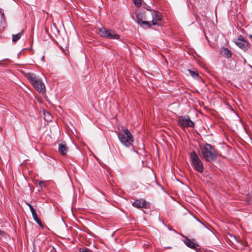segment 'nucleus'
Masks as SVG:
<instances>
[{
  "mask_svg": "<svg viewBox=\"0 0 252 252\" xmlns=\"http://www.w3.org/2000/svg\"><path fill=\"white\" fill-rule=\"evenodd\" d=\"M202 158L207 161H215L217 159V152L211 144L205 143L201 148Z\"/></svg>",
  "mask_w": 252,
  "mask_h": 252,
  "instance_id": "obj_1",
  "label": "nucleus"
},
{
  "mask_svg": "<svg viewBox=\"0 0 252 252\" xmlns=\"http://www.w3.org/2000/svg\"><path fill=\"white\" fill-rule=\"evenodd\" d=\"M26 77L31 83L33 87L40 93L45 92V86L42 80L33 73H28Z\"/></svg>",
  "mask_w": 252,
  "mask_h": 252,
  "instance_id": "obj_2",
  "label": "nucleus"
},
{
  "mask_svg": "<svg viewBox=\"0 0 252 252\" xmlns=\"http://www.w3.org/2000/svg\"><path fill=\"white\" fill-rule=\"evenodd\" d=\"M118 137L121 143L126 147L132 145L133 137L128 129H122L118 134Z\"/></svg>",
  "mask_w": 252,
  "mask_h": 252,
  "instance_id": "obj_3",
  "label": "nucleus"
},
{
  "mask_svg": "<svg viewBox=\"0 0 252 252\" xmlns=\"http://www.w3.org/2000/svg\"><path fill=\"white\" fill-rule=\"evenodd\" d=\"M98 33L102 37L107 38L110 39H118L120 37V35L112 30L106 29L104 27L99 29Z\"/></svg>",
  "mask_w": 252,
  "mask_h": 252,
  "instance_id": "obj_4",
  "label": "nucleus"
},
{
  "mask_svg": "<svg viewBox=\"0 0 252 252\" xmlns=\"http://www.w3.org/2000/svg\"><path fill=\"white\" fill-rule=\"evenodd\" d=\"M190 158L194 169L199 173L204 171L203 164L195 151L190 153Z\"/></svg>",
  "mask_w": 252,
  "mask_h": 252,
  "instance_id": "obj_5",
  "label": "nucleus"
},
{
  "mask_svg": "<svg viewBox=\"0 0 252 252\" xmlns=\"http://www.w3.org/2000/svg\"><path fill=\"white\" fill-rule=\"evenodd\" d=\"M178 124L181 127H194V126L193 122L189 119L188 116H180L178 118Z\"/></svg>",
  "mask_w": 252,
  "mask_h": 252,
  "instance_id": "obj_6",
  "label": "nucleus"
},
{
  "mask_svg": "<svg viewBox=\"0 0 252 252\" xmlns=\"http://www.w3.org/2000/svg\"><path fill=\"white\" fill-rule=\"evenodd\" d=\"M132 206L138 209L149 208L150 207V203L147 202L144 199H139L135 200L132 204Z\"/></svg>",
  "mask_w": 252,
  "mask_h": 252,
  "instance_id": "obj_7",
  "label": "nucleus"
},
{
  "mask_svg": "<svg viewBox=\"0 0 252 252\" xmlns=\"http://www.w3.org/2000/svg\"><path fill=\"white\" fill-rule=\"evenodd\" d=\"M184 242L187 246L191 249L197 250L200 248L199 245L194 239H189L188 237H185Z\"/></svg>",
  "mask_w": 252,
  "mask_h": 252,
  "instance_id": "obj_8",
  "label": "nucleus"
},
{
  "mask_svg": "<svg viewBox=\"0 0 252 252\" xmlns=\"http://www.w3.org/2000/svg\"><path fill=\"white\" fill-rule=\"evenodd\" d=\"M152 16V22L153 25H159L161 22L160 13L156 11H153L151 13Z\"/></svg>",
  "mask_w": 252,
  "mask_h": 252,
  "instance_id": "obj_9",
  "label": "nucleus"
},
{
  "mask_svg": "<svg viewBox=\"0 0 252 252\" xmlns=\"http://www.w3.org/2000/svg\"><path fill=\"white\" fill-rule=\"evenodd\" d=\"M232 239L230 240L231 242L234 245L237 246L238 244H241L242 245H247V242L242 240L241 237H231Z\"/></svg>",
  "mask_w": 252,
  "mask_h": 252,
  "instance_id": "obj_10",
  "label": "nucleus"
},
{
  "mask_svg": "<svg viewBox=\"0 0 252 252\" xmlns=\"http://www.w3.org/2000/svg\"><path fill=\"white\" fill-rule=\"evenodd\" d=\"M58 150L59 152L63 156L66 155L68 151L66 144L64 143L59 144Z\"/></svg>",
  "mask_w": 252,
  "mask_h": 252,
  "instance_id": "obj_11",
  "label": "nucleus"
},
{
  "mask_svg": "<svg viewBox=\"0 0 252 252\" xmlns=\"http://www.w3.org/2000/svg\"><path fill=\"white\" fill-rule=\"evenodd\" d=\"M236 44L242 50L246 51L248 49V43L246 40L236 41Z\"/></svg>",
  "mask_w": 252,
  "mask_h": 252,
  "instance_id": "obj_12",
  "label": "nucleus"
},
{
  "mask_svg": "<svg viewBox=\"0 0 252 252\" xmlns=\"http://www.w3.org/2000/svg\"><path fill=\"white\" fill-rule=\"evenodd\" d=\"M221 54L223 56L227 58H230L232 56V53L227 48H223L221 51Z\"/></svg>",
  "mask_w": 252,
  "mask_h": 252,
  "instance_id": "obj_13",
  "label": "nucleus"
},
{
  "mask_svg": "<svg viewBox=\"0 0 252 252\" xmlns=\"http://www.w3.org/2000/svg\"><path fill=\"white\" fill-rule=\"evenodd\" d=\"M23 32H21L19 33H18L16 34H13L12 35V41L13 42H16L18 41L21 37L22 34Z\"/></svg>",
  "mask_w": 252,
  "mask_h": 252,
  "instance_id": "obj_14",
  "label": "nucleus"
},
{
  "mask_svg": "<svg viewBox=\"0 0 252 252\" xmlns=\"http://www.w3.org/2000/svg\"><path fill=\"white\" fill-rule=\"evenodd\" d=\"M139 25L144 28H150L151 26V25L150 23V21H147L145 20H143L142 22L139 24Z\"/></svg>",
  "mask_w": 252,
  "mask_h": 252,
  "instance_id": "obj_15",
  "label": "nucleus"
},
{
  "mask_svg": "<svg viewBox=\"0 0 252 252\" xmlns=\"http://www.w3.org/2000/svg\"><path fill=\"white\" fill-rule=\"evenodd\" d=\"M32 217L33 218V219L38 224H39L40 225H41L42 223H41V220H40L38 218V216H37V214L36 213V212H35V213L34 214H32Z\"/></svg>",
  "mask_w": 252,
  "mask_h": 252,
  "instance_id": "obj_16",
  "label": "nucleus"
},
{
  "mask_svg": "<svg viewBox=\"0 0 252 252\" xmlns=\"http://www.w3.org/2000/svg\"><path fill=\"white\" fill-rule=\"evenodd\" d=\"M143 15L141 13H138L136 14V22L139 24L142 22Z\"/></svg>",
  "mask_w": 252,
  "mask_h": 252,
  "instance_id": "obj_17",
  "label": "nucleus"
},
{
  "mask_svg": "<svg viewBox=\"0 0 252 252\" xmlns=\"http://www.w3.org/2000/svg\"><path fill=\"white\" fill-rule=\"evenodd\" d=\"M188 71L189 72L190 75L193 78H196L198 76V73L196 70L188 69Z\"/></svg>",
  "mask_w": 252,
  "mask_h": 252,
  "instance_id": "obj_18",
  "label": "nucleus"
},
{
  "mask_svg": "<svg viewBox=\"0 0 252 252\" xmlns=\"http://www.w3.org/2000/svg\"><path fill=\"white\" fill-rule=\"evenodd\" d=\"M45 120L47 121H50L51 120V116L50 114L48 112H44Z\"/></svg>",
  "mask_w": 252,
  "mask_h": 252,
  "instance_id": "obj_19",
  "label": "nucleus"
},
{
  "mask_svg": "<svg viewBox=\"0 0 252 252\" xmlns=\"http://www.w3.org/2000/svg\"><path fill=\"white\" fill-rule=\"evenodd\" d=\"M26 204L29 206V207L30 208V209L31 211V213L32 214H34L36 212L35 210H34V209L33 208V206L30 203H26Z\"/></svg>",
  "mask_w": 252,
  "mask_h": 252,
  "instance_id": "obj_20",
  "label": "nucleus"
},
{
  "mask_svg": "<svg viewBox=\"0 0 252 252\" xmlns=\"http://www.w3.org/2000/svg\"><path fill=\"white\" fill-rule=\"evenodd\" d=\"M134 4L137 6L139 7L141 4V0H133Z\"/></svg>",
  "mask_w": 252,
  "mask_h": 252,
  "instance_id": "obj_21",
  "label": "nucleus"
},
{
  "mask_svg": "<svg viewBox=\"0 0 252 252\" xmlns=\"http://www.w3.org/2000/svg\"><path fill=\"white\" fill-rule=\"evenodd\" d=\"M0 22H2V20L4 19V14L1 12V11L0 10Z\"/></svg>",
  "mask_w": 252,
  "mask_h": 252,
  "instance_id": "obj_22",
  "label": "nucleus"
},
{
  "mask_svg": "<svg viewBox=\"0 0 252 252\" xmlns=\"http://www.w3.org/2000/svg\"><path fill=\"white\" fill-rule=\"evenodd\" d=\"M80 252H90L88 249H80L79 250Z\"/></svg>",
  "mask_w": 252,
  "mask_h": 252,
  "instance_id": "obj_23",
  "label": "nucleus"
},
{
  "mask_svg": "<svg viewBox=\"0 0 252 252\" xmlns=\"http://www.w3.org/2000/svg\"><path fill=\"white\" fill-rule=\"evenodd\" d=\"M242 40H245L244 38L242 35H240L236 41H242Z\"/></svg>",
  "mask_w": 252,
  "mask_h": 252,
  "instance_id": "obj_24",
  "label": "nucleus"
},
{
  "mask_svg": "<svg viewBox=\"0 0 252 252\" xmlns=\"http://www.w3.org/2000/svg\"><path fill=\"white\" fill-rule=\"evenodd\" d=\"M4 234H5L4 231H3V230H1V229H0V235L2 236V235H4Z\"/></svg>",
  "mask_w": 252,
  "mask_h": 252,
  "instance_id": "obj_25",
  "label": "nucleus"
},
{
  "mask_svg": "<svg viewBox=\"0 0 252 252\" xmlns=\"http://www.w3.org/2000/svg\"><path fill=\"white\" fill-rule=\"evenodd\" d=\"M197 220L198 221H199V222H200V223H202V222H201V221H200L199 220H198V219H197Z\"/></svg>",
  "mask_w": 252,
  "mask_h": 252,
  "instance_id": "obj_26",
  "label": "nucleus"
},
{
  "mask_svg": "<svg viewBox=\"0 0 252 252\" xmlns=\"http://www.w3.org/2000/svg\"><path fill=\"white\" fill-rule=\"evenodd\" d=\"M44 57L43 56L42 58V60H44Z\"/></svg>",
  "mask_w": 252,
  "mask_h": 252,
  "instance_id": "obj_27",
  "label": "nucleus"
},
{
  "mask_svg": "<svg viewBox=\"0 0 252 252\" xmlns=\"http://www.w3.org/2000/svg\"><path fill=\"white\" fill-rule=\"evenodd\" d=\"M147 9H148V10L151 11V9L147 8Z\"/></svg>",
  "mask_w": 252,
  "mask_h": 252,
  "instance_id": "obj_28",
  "label": "nucleus"
},
{
  "mask_svg": "<svg viewBox=\"0 0 252 252\" xmlns=\"http://www.w3.org/2000/svg\"><path fill=\"white\" fill-rule=\"evenodd\" d=\"M250 37L252 38V35H250Z\"/></svg>",
  "mask_w": 252,
  "mask_h": 252,
  "instance_id": "obj_29",
  "label": "nucleus"
},
{
  "mask_svg": "<svg viewBox=\"0 0 252 252\" xmlns=\"http://www.w3.org/2000/svg\"><path fill=\"white\" fill-rule=\"evenodd\" d=\"M174 231L176 233H177V232L176 231V230H174Z\"/></svg>",
  "mask_w": 252,
  "mask_h": 252,
  "instance_id": "obj_30",
  "label": "nucleus"
},
{
  "mask_svg": "<svg viewBox=\"0 0 252 252\" xmlns=\"http://www.w3.org/2000/svg\"><path fill=\"white\" fill-rule=\"evenodd\" d=\"M143 18H144V19H145V20L147 19L146 18H145V17H144Z\"/></svg>",
  "mask_w": 252,
  "mask_h": 252,
  "instance_id": "obj_31",
  "label": "nucleus"
},
{
  "mask_svg": "<svg viewBox=\"0 0 252 252\" xmlns=\"http://www.w3.org/2000/svg\"><path fill=\"white\" fill-rule=\"evenodd\" d=\"M111 235H112V236H113L114 233H113Z\"/></svg>",
  "mask_w": 252,
  "mask_h": 252,
  "instance_id": "obj_32",
  "label": "nucleus"
}]
</instances>
